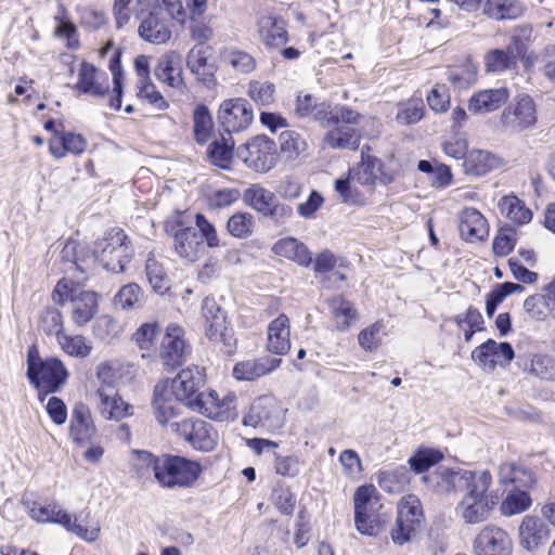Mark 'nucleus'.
<instances>
[{
  "mask_svg": "<svg viewBox=\"0 0 555 555\" xmlns=\"http://www.w3.org/2000/svg\"><path fill=\"white\" fill-rule=\"evenodd\" d=\"M281 364V359L264 357L238 362L233 367V376L240 380H253L271 373Z\"/></svg>",
  "mask_w": 555,
  "mask_h": 555,
  "instance_id": "obj_29",
  "label": "nucleus"
},
{
  "mask_svg": "<svg viewBox=\"0 0 555 555\" xmlns=\"http://www.w3.org/2000/svg\"><path fill=\"white\" fill-rule=\"evenodd\" d=\"M425 114L424 102L421 98H412L398 104L396 120L404 126L413 125L423 119Z\"/></svg>",
  "mask_w": 555,
  "mask_h": 555,
  "instance_id": "obj_49",
  "label": "nucleus"
},
{
  "mask_svg": "<svg viewBox=\"0 0 555 555\" xmlns=\"http://www.w3.org/2000/svg\"><path fill=\"white\" fill-rule=\"evenodd\" d=\"M237 155L248 168L267 172L275 165V142L264 134L256 135L237 150Z\"/></svg>",
  "mask_w": 555,
  "mask_h": 555,
  "instance_id": "obj_7",
  "label": "nucleus"
},
{
  "mask_svg": "<svg viewBox=\"0 0 555 555\" xmlns=\"http://www.w3.org/2000/svg\"><path fill=\"white\" fill-rule=\"evenodd\" d=\"M96 434V427L90 409L83 402H77L73 406L69 424V436L74 443L78 446H87Z\"/></svg>",
  "mask_w": 555,
  "mask_h": 555,
  "instance_id": "obj_20",
  "label": "nucleus"
},
{
  "mask_svg": "<svg viewBox=\"0 0 555 555\" xmlns=\"http://www.w3.org/2000/svg\"><path fill=\"white\" fill-rule=\"evenodd\" d=\"M285 422V410L272 396H261L253 401L243 417L245 426L260 428L269 433L281 429Z\"/></svg>",
  "mask_w": 555,
  "mask_h": 555,
  "instance_id": "obj_5",
  "label": "nucleus"
},
{
  "mask_svg": "<svg viewBox=\"0 0 555 555\" xmlns=\"http://www.w3.org/2000/svg\"><path fill=\"white\" fill-rule=\"evenodd\" d=\"M155 77L172 88H180L183 85L180 55L170 52L163 55L154 69Z\"/></svg>",
  "mask_w": 555,
  "mask_h": 555,
  "instance_id": "obj_36",
  "label": "nucleus"
},
{
  "mask_svg": "<svg viewBox=\"0 0 555 555\" xmlns=\"http://www.w3.org/2000/svg\"><path fill=\"white\" fill-rule=\"evenodd\" d=\"M188 353L183 328L176 324L168 325L160 343L159 358L163 365L173 370L185 361Z\"/></svg>",
  "mask_w": 555,
  "mask_h": 555,
  "instance_id": "obj_14",
  "label": "nucleus"
},
{
  "mask_svg": "<svg viewBox=\"0 0 555 555\" xmlns=\"http://www.w3.org/2000/svg\"><path fill=\"white\" fill-rule=\"evenodd\" d=\"M272 251L301 267H309L312 263V254L309 248L299 240L287 236L280 238L272 246Z\"/></svg>",
  "mask_w": 555,
  "mask_h": 555,
  "instance_id": "obj_28",
  "label": "nucleus"
},
{
  "mask_svg": "<svg viewBox=\"0 0 555 555\" xmlns=\"http://www.w3.org/2000/svg\"><path fill=\"white\" fill-rule=\"evenodd\" d=\"M201 314L204 322L205 336L224 354H232L236 349L233 328L229 325L227 312L215 298L205 297Z\"/></svg>",
  "mask_w": 555,
  "mask_h": 555,
  "instance_id": "obj_2",
  "label": "nucleus"
},
{
  "mask_svg": "<svg viewBox=\"0 0 555 555\" xmlns=\"http://www.w3.org/2000/svg\"><path fill=\"white\" fill-rule=\"evenodd\" d=\"M34 374L27 376L30 384L38 389H47L50 392L56 391L68 377L64 364L57 358H47L35 369Z\"/></svg>",
  "mask_w": 555,
  "mask_h": 555,
  "instance_id": "obj_19",
  "label": "nucleus"
},
{
  "mask_svg": "<svg viewBox=\"0 0 555 555\" xmlns=\"http://www.w3.org/2000/svg\"><path fill=\"white\" fill-rule=\"evenodd\" d=\"M160 332L157 323H144L133 334V340L141 350H150Z\"/></svg>",
  "mask_w": 555,
  "mask_h": 555,
  "instance_id": "obj_62",
  "label": "nucleus"
},
{
  "mask_svg": "<svg viewBox=\"0 0 555 555\" xmlns=\"http://www.w3.org/2000/svg\"><path fill=\"white\" fill-rule=\"evenodd\" d=\"M140 36L152 43H165L171 37V30L157 13H150L139 26Z\"/></svg>",
  "mask_w": 555,
  "mask_h": 555,
  "instance_id": "obj_39",
  "label": "nucleus"
},
{
  "mask_svg": "<svg viewBox=\"0 0 555 555\" xmlns=\"http://www.w3.org/2000/svg\"><path fill=\"white\" fill-rule=\"evenodd\" d=\"M353 113L357 117L350 122L336 120L335 118H327L325 120L323 126L334 125L324 137V141L328 146L340 150H357L359 147L361 134L354 128V125L359 124L361 115L356 111Z\"/></svg>",
  "mask_w": 555,
  "mask_h": 555,
  "instance_id": "obj_15",
  "label": "nucleus"
},
{
  "mask_svg": "<svg viewBox=\"0 0 555 555\" xmlns=\"http://www.w3.org/2000/svg\"><path fill=\"white\" fill-rule=\"evenodd\" d=\"M99 246L101 250L98 260L105 270L113 273L124 272L134 255L130 238L118 228L107 231Z\"/></svg>",
  "mask_w": 555,
  "mask_h": 555,
  "instance_id": "obj_4",
  "label": "nucleus"
},
{
  "mask_svg": "<svg viewBox=\"0 0 555 555\" xmlns=\"http://www.w3.org/2000/svg\"><path fill=\"white\" fill-rule=\"evenodd\" d=\"M295 114L300 118L311 117L321 125H324L327 118L350 122L357 117L353 109L345 105L331 107L325 102L318 103L311 94H299L297 96Z\"/></svg>",
  "mask_w": 555,
  "mask_h": 555,
  "instance_id": "obj_9",
  "label": "nucleus"
},
{
  "mask_svg": "<svg viewBox=\"0 0 555 555\" xmlns=\"http://www.w3.org/2000/svg\"><path fill=\"white\" fill-rule=\"evenodd\" d=\"M260 41L268 49H278L288 41L286 24L283 18L273 15H263L257 22Z\"/></svg>",
  "mask_w": 555,
  "mask_h": 555,
  "instance_id": "obj_23",
  "label": "nucleus"
},
{
  "mask_svg": "<svg viewBox=\"0 0 555 555\" xmlns=\"http://www.w3.org/2000/svg\"><path fill=\"white\" fill-rule=\"evenodd\" d=\"M502 165V160L496 155L485 150H473L468 152L463 163L466 175L480 177L498 169Z\"/></svg>",
  "mask_w": 555,
  "mask_h": 555,
  "instance_id": "obj_32",
  "label": "nucleus"
},
{
  "mask_svg": "<svg viewBox=\"0 0 555 555\" xmlns=\"http://www.w3.org/2000/svg\"><path fill=\"white\" fill-rule=\"evenodd\" d=\"M182 402L169 392L166 385L157 383L154 387L152 408L156 421L162 425L170 423L178 417L182 410Z\"/></svg>",
  "mask_w": 555,
  "mask_h": 555,
  "instance_id": "obj_22",
  "label": "nucleus"
},
{
  "mask_svg": "<svg viewBox=\"0 0 555 555\" xmlns=\"http://www.w3.org/2000/svg\"><path fill=\"white\" fill-rule=\"evenodd\" d=\"M175 249L177 254L188 261H195L202 249V236L195 228H184L175 234Z\"/></svg>",
  "mask_w": 555,
  "mask_h": 555,
  "instance_id": "obj_37",
  "label": "nucleus"
},
{
  "mask_svg": "<svg viewBox=\"0 0 555 555\" xmlns=\"http://www.w3.org/2000/svg\"><path fill=\"white\" fill-rule=\"evenodd\" d=\"M499 482L504 486L512 485L513 489L528 491L533 488L537 479L529 468L515 463H505L500 466Z\"/></svg>",
  "mask_w": 555,
  "mask_h": 555,
  "instance_id": "obj_30",
  "label": "nucleus"
},
{
  "mask_svg": "<svg viewBox=\"0 0 555 555\" xmlns=\"http://www.w3.org/2000/svg\"><path fill=\"white\" fill-rule=\"evenodd\" d=\"M41 330L49 336L55 335L56 338L63 333V317L60 310L47 308L40 320Z\"/></svg>",
  "mask_w": 555,
  "mask_h": 555,
  "instance_id": "obj_60",
  "label": "nucleus"
},
{
  "mask_svg": "<svg viewBox=\"0 0 555 555\" xmlns=\"http://www.w3.org/2000/svg\"><path fill=\"white\" fill-rule=\"evenodd\" d=\"M29 515L39 522L60 524L66 530L89 542L95 541L99 538L100 528L88 529L77 524V519L73 520L72 516L56 504L40 505L34 503L29 509Z\"/></svg>",
  "mask_w": 555,
  "mask_h": 555,
  "instance_id": "obj_6",
  "label": "nucleus"
},
{
  "mask_svg": "<svg viewBox=\"0 0 555 555\" xmlns=\"http://www.w3.org/2000/svg\"><path fill=\"white\" fill-rule=\"evenodd\" d=\"M225 61L237 72L249 74L256 68V60L249 53L233 50L225 54Z\"/></svg>",
  "mask_w": 555,
  "mask_h": 555,
  "instance_id": "obj_64",
  "label": "nucleus"
},
{
  "mask_svg": "<svg viewBox=\"0 0 555 555\" xmlns=\"http://www.w3.org/2000/svg\"><path fill=\"white\" fill-rule=\"evenodd\" d=\"M443 459L439 450L421 448L410 457L409 464L413 472L422 474Z\"/></svg>",
  "mask_w": 555,
  "mask_h": 555,
  "instance_id": "obj_55",
  "label": "nucleus"
},
{
  "mask_svg": "<svg viewBox=\"0 0 555 555\" xmlns=\"http://www.w3.org/2000/svg\"><path fill=\"white\" fill-rule=\"evenodd\" d=\"M448 80L457 89H467L477 81V68L474 65H466L452 69Z\"/></svg>",
  "mask_w": 555,
  "mask_h": 555,
  "instance_id": "obj_61",
  "label": "nucleus"
},
{
  "mask_svg": "<svg viewBox=\"0 0 555 555\" xmlns=\"http://www.w3.org/2000/svg\"><path fill=\"white\" fill-rule=\"evenodd\" d=\"M459 231L467 242L480 241L488 234L487 220L475 208H465L459 217Z\"/></svg>",
  "mask_w": 555,
  "mask_h": 555,
  "instance_id": "obj_27",
  "label": "nucleus"
},
{
  "mask_svg": "<svg viewBox=\"0 0 555 555\" xmlns=\"http://www.w3.org/2000/svg\"><path fill=\"white\" fill-rule=\"evenodd\" d=\"M522 12L521 5L515 0H486L483 13L494 20H512Z\"/></svg>",
  "mask_w": 555,
  "mask_h": 555,
  "instance_id": "obj_47",
  "label": "nucleus"
},
{
  "mask_svg": "<svg viewBox=\"0 0 555 555\" xmlns=\"http://www.w3.org/2000/svg\"><path fill=\"white\" fill-rule=\"evenodd\" d=\"M525 371L530 375L545 382L555 380V358L551 354L537 353L530 359Z\"/></svg>",
  "mask_w": 555,
  "mask_h": 555,
  "instance_id": "obj_46",
  "label": "nucleus"
},
{
  "mask_svg": "<svg viewBox=\"0 0 555 555\" xmlns=\"http://www.w3.org/2000/svg\"><path fill=\"white\" fill-rule=\"evenodd\" d=\"M398 517L418 528L422 527L424 515L421 501L416 495L409 494L398 504Z\"/></svg>",
  "mask_w": 555,
  "mask_h": 555,
  "instance_id": "obj_50",
  "label": "nucleus"
},
{
  "mask_svg": "<svg viewBox=\"0 0 555 555\" xmlns=\"http://www.w3.org/2000/svg\"><path fill=\"white\" fill-rule=\"evenodd\" d=\"M229 233L238 238H245L253 233L254 217L249 212H236L228 221Z\"/></svg>",
  "mask_w": 555,
  "mask_h": 555,
  "instance_id": "obj_58",
  "label": "nucleus"
},
{
  "mask_svg": "<svg viewBox=\"0 0 555 555\" xmlns=\"http://www.w3.org/2000/svg\"><path fill=\"white\" fill-rule=\"evenodd\" d=\"M509 93L506 88L485 89L475 92L468 101V109L475 115H482L494 112L503 106L508 100Z\"/></svg>",
  "mask_w": 555,
  "mask_h": 555,
  "instance_id": "obj_25",
  "label": "nucleus"
},
{
  "mask_svg": "<svg viewBox=\"0 0 555 555\" xmlns=\"http://www.w3.org/2000/svg\"><path fill=\"white\" fill-rule=\"evenodd\" d=\"M512 540L500 527L486 526L474 541L475 555H511Z\"/></svg>",
  "mask_w": 555,
  "mask_h": 555,
  "instance_id": "obj_17",
  "label": "nucleus"
},
{
  "mask_svg": "<svg viewBox=\"0 0 555 555\" xmlns=\"http://www.w3.org/2000/svg\"><path fill=\"white\" fill-rule=\"evenodd\" d=\"M175 431L183 437L194 449L209 452L217 444L218 435L212 426L203 420L188 418L172 423Z\"/></svg>",
  "mask_w": 555,
  "mask_h": 555,
  "instance_id": "obj_13",
  "label": "nucleus"
},
{
  "mask_svg": "<svg viewBox=\"0 0 555 555\" xmlns=\"http://www.w3.org/2000/svg\"><path fill=\"white\" fill-rule=\"evenodd\" d=\"M354 525L357 530L364 535L376 537L382 528V518L377 491L373 485H363L357 489L353 495Z\"/></svg>",
  "mask_w": 555,
  "mask_h": 555,
  "instance_id": "obj_3",
  "label": "nucleus"
},
{
  "mask_svg": "<svg viewBox=\"0 0 555 555\" xmlns=\"http://www.w3.org/2000/svg\"><path fill=\"white\" fill-rule=\"evenodd\" d=\"M275 86L269 81L251 80L247 94L259 106H269L274 102Z\"/></svg>",
  "mask_w": 555,
  "mask_h": 555,
  "instance_id": "obj_56",
  "label": "nucleus"
},
{
  "mask_svg": "<svg viewBox=\"0 0 555 555\" xmlns=\"http://www.w3.org/2000/svg\"><path fill=\"white\" fill-rule=\"evenodd\" d=\"M192 403L194 411L211 420L228 422L235 420L237 416L236 395L234 392H228L222 398L214 390L202 392L197 396V400Z\"/></svg>",
  "mask_w": 555,
  "mask_h": 555,
  "instance_id": "obj_11",
  "label": "nucleus"
},
{
  "mask_svg": "<svg viewBox=\"0 0 555 555\" xmlns=\"http://www.w3.org/2000/svg\"><path fill=\"white\" fill-rule=\"evenodd\" d=\"M96 377L100 382V386L96 390V395L103 390V392H114L116 391V370L113 364L109 362L100 363L96 367Z\"/></svg>",
  "mask_w": 555,
  "mask_h": 555,
  "instance_id": "obj_63",
  "label": "nucleus"
},
{
  "mask_svg": "<svg viewBox=\"0 0 555 555\" xmlns=\"http://www.w3.org/2000/svg\"><path fill=\"white\" fill-rule=\"evenodd\" d=\"M140 461L153 472L155 480L166 489L191 488L199 478L203 467L184 456L162 454L155 456L147 451H140Z\"/></svg>",
  "mask_w": 555,
  "mask_h": 555,
  "instance_id": "obj_1",
  "label": "nucleus"
},
{
  "mask_svg": "<svg viewBox=\"0 0 555 555\" xmlns=\"http://www.w3.org/2000/svg\"><path fill=\"white\" fill-rule=\"evenodd\" d=\"M532 500L526 490L512 489L501 504V511L505 516L520 514L527 511Z\"/></svg>",
  "mask_w": 555,
  "mask_h": 555,
  "instance_id": "obj_52",
  "label": "nucleus"
},
{
  "mask_svg": "<svg viewBox=\"0 0 555 555\" xmlns=\"http://www.w3.org/2000/svg\"><path fill=\"white\" fill-rule=\"evenodd\" d=\"M411 479L410 470L405 466H397L392 469L380 472L377 476L379 487L388 493H399Z\"/></svg>",
  "mask_w": 555,
  "mask_h": 555,
  "instance_id": "obj_43",
  "label": "nucleus"
},
{
  "mask_svg": "<svg viewBox=\"0 0 555 555\" xmlns=\"http://www.w3.org/2000/svg\"><path fill=\"white\" fill-rule=\"evenodd\" d=\"M491 504L489 498L462 499L456 507L466 524H479L488 518Z\"/></svg>",
  "mask_w": 555,
  "mask_h": 555,
  "instance_id": "obj_40",
  "label": "nucleus"
},
{
  "mask_svg": "<svg viewBox=\"0 0 555 555\" xmlns=\"http://www.w3.org/2000/svg\"><path fill=\"white\" fill-rule=\"evenodd\" d=\"M551 538L548 526L535 516H526L519 526L520 545L534 551Z\"/></svg>",
  "mask_w": 555,
  "mask_h": 555,
  "instance_id": "obj_24",
  "label": "nucleus"
},
{
  "mask_svg": "<svg viewBox=\"0 0 555 555\" xmlns=\"http://www.w3.org/2000/svg\"><path fill=\"white\" fill-rule=\"evenodd\" d=\"M218 121L225 132L236 133L246 130L254 120L250 103L244 98H232L221 102Z\"/></svg>",
  "mask_w": 555,
  "mask_h": 555,
  "instance_id": "obj_10",
  "label": "nucleus"
},
{
  "mask_svg": "<svg viewBox=\"0 0 555 555\" xmlns=\"http://www.w3.org/2000/svg\"><path fill=\"white\" fill-rule=\"evenodd\" d=\"M146 279L152 288L159 294L165 293L169 288L168 278L164 264L150 253L145 263Z\"/></svg>",
  "mask_w": 555,
  "mask_h": 555,
  "instance_id": "obj_48",
  "label": "nucleus"
},
{
  "mask_svg": "<svg viewBox=\"0 0 555 555\" xmlns=\"http://www.w3.org/2000/svg\"><path fill=\"white\" fill-rule=\"evenodd\" d=\"M193 131L194 138L198 144L206 143L211 134L214 122L207 106H196L193 114Z\"/></svg>",
  "mask_w": 555,
  "mask_h": 555,
  "instance_id": "obj_51",
  "label": "nucleus"
},
{
  "mask_svg": "<svg viewBox=\"0 0 555 555\" xmlns=\"http://www.w3.org/2000/svg\"><path fill=\"white\" fill-rule=\"evenodd\" d=\"M462 470V468L439 467L435 472L423 476L422 479L429 489L437 493L457 492Z\"/></svg>",
  "mask_w": 555,
  "mask_h": 555,
  "instance_id": "obj_33",
  "label": "nucleus"
},
{
  "mask_svg": "<svg viewBox=\"0 0 555 555\" xmlns=\"http://www.w3.org/2000/svg\"><path fill=\"white\" fill-rule=\"evenodd\" d=\"M280 145L288 158H296L307 150L306 140L296 131L287 130L280 134Z\"/></svg>",
  "mask_w": 555,
  "mask_h": 555,
  "instance_id": "obj_57",
  "label": "nucleus"
},
{
  "mask_svg": "<svg viewBox=\"0 0 555 555\" xmlns=\"http://www.w3.org/2000/svg\"><path fill=\"white\" fill-rule=\"evenodd\" d=\"M57 341L64 352L69 356L85 358L91 352V347L87 345L83 336H69L63 334L59 336Z\"/></svg>",
  "mask_w": 555,
  "mask_h": 555,
  "instance_id": "obj_59",
  "label": "nucleus"
},
{
  "mask_svg": "<svg viewBox=\"0 0 555 555\" xmlns=\"http://www.w3.org/2000/svg\"><path fill=\"white\" fill-rule=\"evenodd\" d=\"M383 162L371 155H365L361 151V162L358 166L350 171L352 180H356L362 185H372L382 172Z\"/></svg>",
  "mask_w": 555,
  "mask_h": 555,
  "instance_id": "obj_41",
  "label": "nucleus"
},
{
  "mask_svg": "<svg viewBox=\"0 0 555 555\" xmlns=\"http://www.w3.org/2000/svg\"><path fill=\"white\" fill-rule=\"evenodd\" d=\"M498 207L501 215L516 224L528 223L532 218L530 209L515 195L503 196L499 201Z\"/></svg>",
  "mask_w": 555,
  "mask_h": 555,
  "instance_id": "obj_42",
  "label": "nucleus"
},
{
  "mask_svg": "<svg viewBox=\"0 0 555 555\" xmlns=\"http://www.w3.org/2000/svg\"><path fill=\"white\" fill-rule=\"evenodd\" d=\"M61 257L63 261L70 264V268L80 272H85L88 262L94 260L93 254H91L86 246L73 240L66 242L61 251Z\"/></svg>",
  "mask_w": 555,
  "mask_h": 555,
  "instance_id": "obj_45",
  "label": "nucleus"
},
{
  "mask_svg": "<svg viewBox=\"0 0 555 555\" xmlns=\"http://www.w3.org/2000/svg\"><path fill=\"white\" fill-rule=\"evenodd\" d=\"M332 320L338 331H347L358 320L353 304L343 296H334L326 300Z\"/></svg>",
  "mask_w": 555,
  "mask_h": 555,
  "instance_id": "obj_38",
  "label": "nucleus"
},
{
  "mask_svg": "<svg viewBox=\"0 0 555 555\" xmlns=\"http://www.w3.org/2000/svg\"><path fill=\"white\" fill-rule=\"evenodd\" d=\"M98 397L100 398L98 409L105 420L121 421L133 414V406L124 401L117 390L114 392L102 390Z\"/></svg>",
  "mask_w": 555,
  "mask_h": 555,
  "instance_id": "obj_35",
  "label": "nucleus"
},
{
  "mask_svg": "<svg viewBox=\"0 0 555 555\" xmlns=\"http://www.w3.org/2000/svg\"><path fill=\"white\" fill-rule=\"evenodd\" d=\"M275 198L276 195L273 192L260 184L250 185L244 193L245 202L261 215Z\"/></svg>",
  "mask_w": 555,
  "mask_h": 555,
  "instance_id": "obj_53",
  "label": "nucleus"
},
{
  "mask_svg": "<svg viewBox=\"0 0 555 555\" xmlns=\"http://www.w3.org/2000/svg\"><path fill=\"white\" fill-rule=\"evenodd\" d=\"M234 141L232 138L216 139L207 147V158L211 165L229 169L233 156Z\"/></svg>",
  "mask_w": 555,
  "mask_h": 555,
  "instance_id": "obj_44",
  "label": "nucleus"
},
{
  "mask_svg": "<svg viewBox=\"0 0 555 555\" xmlns=\"http://www.w3.org/2000/svg\"><path fill=\"white\" fill-rule=\"evenodd\" d=\"M72 319L77 326L90 322L98 312V296L94 292L82 291L70 295Z\"/></svg>",
  "mask_w": 555,
  "mask_h": 555,
  "instance_id": "obj_31",
  "label": "nucleus"
},
{
  "mask_svg": "<svg viewBox=\"0 0 555 555\" xmlns=\"http://www.w3.org/2000/svg\"><path fill=\"white\" fill-rule=\"evenodd\" d=\"M527 46L522 38L513 35L505 49L489 50L483 56L487 73L499 74L517 68L518 59L524 57Z\"/></svg>",
  "mask_w": 555,
  "mask_h": 555,
  "instance_id": "obj_12",
  "label": "nucleus"
},
{
  "mask_svg": "<svg viewBox=\"0 0 555 555\" xmlns=\"http://www.w3.org/2000/svg\"><path fill=\"white\" fill-rule=\"evenodd\" d=\"M492 483V476L488 470H466L461 473L457 492H463L462 499L488 498V490Z\"/></svg>",
  "mask_w": 555,
  "mask_h": 555,
  "instance_id": "obj_26",
  "label": "nucleus"
},
{
  "mask_svg": "<svg viewBox=\"0 0 555 555\" xmlns=\"http://www.w3.org/2000/svg\"><path fill=\"white\" fill-rule=\"evenodd\" d=\"M108 67L112 73L114 83L113 95L109 99V106L115 111H118L121 107L124 80L122 66L120 62V52H115L113 54V56L109 60Z\"/></svg>",
  "mask_w": 555,
  "mask_h": 555,
  "instance_id": "obj_54",
  "label": "nucleus"
},
{
  "mask_svg": "<svg viewBox=\"0 0 555 555\" xmlns=\"http://www.w3.org/2000/svg\"><path fill=\"white\" fill-rule=\"evenodd\" d=\"M535 121V105L530 96L519 99L513 109H505L502 114V125L511 132H521L532 127Z\"/></svg>",
  "mask_w": 555,
  "mask_h": 555,
  "instance_id": "obj_21",
  "label": "nucleus"
},
{
  "mask_svg": "<svg viewBox=\"0 0 555 555\" xmlns=\"http://www.w3.org/2000/svg\"><path fill=\"white\" fill-rule=\"evenodd\" d=\"M73 89L92 98H103L109 91L108 76L93 64L83 61L79 66L77 82Z\"/></svg>",
  "mask_w": 555,
  "mask_h": 555,
  "instance_id": "obj_18",
  "label": "nucleus"
},
{
  "mask_svg": "<svg viewBox=\"0 0 555 555\" xmlns=\"http://www.w3.org/2000/svg\"><path fill=\"white\" fill-rule=\"evenodd\" d=\"M268 350L275 354H285L291 348L289 319L280 314L268 326Z\"/></svg>",
  "mask_w": 555,
  "mask_h": 555,
  "instance_id": "obj_34",
  "label": "nucleus"
},
{
  "mask_svg": "<svg viewBox=\"0 0 555 555\" xmlns=\"http://www.w3.org/2000/svg\"><path fill=\"white\" fill-rule=\"evenodd\" d=\"M514 356V349L509 343H496L493 339H488L472 352V359L487 371H493L496 365H507Z\"/></svg>",
  "mask_w": 555,
  "mask_h": 555,
  "instance_id": "obj_16",
  "label": "nucleus"
},
{
  "mask_svg": "<svg viewBox=\"0 0 555 555\" xmlns=\"http://www.w3.org/2000/svg\"><path fill=\"white\" fill-rule=\"evenodd\" d=\"M160 383L167 386L171 395L193 410L192 402L203 392L201 388L205 385V375L199 367L190 366L181 370L172 379Z\"/></svg>",
  "mask_w": 555,
  "mask_h": 555,
  "instance_id": "obj_8",
  "label": "nucleus"
}]
</instances>
